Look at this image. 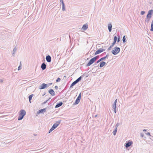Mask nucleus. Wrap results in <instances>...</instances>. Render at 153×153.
I'll use <instances>...</instances> for the list:
<instances>
[{
  "instance_id": "obj_42",
  "label": "nucleus",
  "mask_w": 153,
  "mask_h": 153,
  "mask_svg": "<svg viewBox=\"0 0 153 153\" xmlns=\"http://www.w3.org/2000/svg\"><path fill=\"white\" fill-rule=\"evenodd\" d=\"M52 83H50L48 84H48V87L49 86H50L51 85H52Z\"/></svg>"
},
{
  "instance_id": "obj_49",
  "label": "nucleus",
  "mask_w": 153,
  "mask_h": 153,
  "mask_svg": "<svg viewBox=\"0 0 153 153\" xmlns=\"http://www.w3.org/2000/svg\"><path fill=\"white\" fill-rule=\"evenodd\" d=\"M97 114H96V115H95L94 117H97Z\"/></svg>"
},
{
  "instance_id": "obj_5",
  "label": "nucleus",
  "mask_w": 153,
  "mask_h": 153,
  "mask_svg": "<svg viewBox=\"0 0 153 153\" xmlns=\"http://www.w3.org/2000/svg\"><path fill=\"white\" fill-rule=\"evenodd\" d=\"M95 61L94 59L92 58L91 59H90V60L89 61L88 63L86 65V67H88L90 66L94 62H95Z\"/></svg>"
},
{
  "instance_id": "obj_53",
  "label": "nucleus",
  "mask_w": 153,
  "mask_h": 153,
  "mask_svg": "<svg viewBox=\"0 0 153 153\" xmlns=\"http://www.w3.org/2000/svg\"><path fill=\"white\" fill-rule=\"evenodd\" d=\"M2 39H4V38H2Z\"/></svg>"
},
{
  "instance_id": "obj_11",
  "label": "nucleus",
  "mask_w": 153,
  "mask_h": 153,
  "mask_svg": "<svg viewBox=\"0 0 153 153\" xmlns=\"http://www.w3.org/2000/svg\"><path fill=\"white\" fill-rule=\"evenodd\" d=\"M48 92L52 96H54L55 95V94L54 91L52 89H50L48 91Z\"/></svg>"
},
{
  "instance_id": "obj_50",
  "label": "nucleus",
  "mask_w": 153,
  "mask_h": 153,
  "mask_svg": "<svg viewBox=\"0 0 153 153\" xmlns=\"http://www.w3.org/2000/svg\"><path fill=\"white\" fill-rule=\"evenodd\" d=\"M51 99V98H49L48 100V101Z\"/></svg>"
},
{
  "instance_id": "obj_26",
  "label": "nucleus",
  "mask_w": 153,
  "mask_h": 153,
  "mask_svg": "<svg viewBox=\"0 0 153 153\" xmlns=\"http://www.w3.org/2000/svg\"><path fill=\"white\" fill-rule=\"evenodd\" d=\"M117 128H115V129L114 131H113V135L115 136L116 135L117 132Z\"/></svg>"
},
{
  "instance_id": "obj_45",
  "label": "nucleus",
  "mask_w": 153,
  "mask_h": 153,
  "mask_svg": "<svg viewBox=\"0 0 153 153\" xmlns=\"http://www.w3.org/2000/svg\"><path fill=\"white\" fill-rule=\"evenodd\" d=\"M114 113H116V112H117V110H116V109H114Z\"/></svg>"
},
{
  "instance_id": "obj_39",
  "label": "nucleus",
  "mask_w": 153,
  "mask_h": 153,
  "mask_svg": "<svg viewBox=\"0 0 153 153\" xmlns=\"http://www.w3.org/2000/svg\"><path fill=\"white\" fill-rule=\"evenodd\" d=\"M21 62H20V64L19 66V67H18V70H20V69L21 68V67L20 66V65H21Z\"/></svg>"
},
{
  "instance_id": "obj_15",
  "label": "nucleus",
  "mask_w": 153,
  "mask_h": 153,
  "mask_svg": "<svg viewBox=\"0 0 153 153\" xmlns=\"http://www.w3.org/2000/svg\"><path fill=\"white\" fill-rule=\"evenodd\" d=\"M46 110V108H44L42 109H40L37 112V114H39L40 113H42L43 112H45Z\"/></svg>"
},
{
  "instance_id": "obj_38",
  "label": "nucleus",
  "mask_w": 153,
  "mask_h": 153,
  "mask_svg": "<svg viewBox=\"0 0 153 153\" xmlns=\"http://www.w3.org/2000/svg\"><path fill=\"white\" fill-rule=\"evenodd\" d=\"M81 93H80V94H79V95L78 97H77L81 99Z\"/></svg>"
},
{
  "instance_id": "obj_33",
  "label": "nucleus",
  "mask_w": 153,
  "mask_h": 153,
  "mask_svg": "<svg viewBox=\"0 0 153 153\" xmlns=\"http://www.w3.org/2000/svg\"><path fill=\"white\" fill-rule=\"evenodd\" d=\"M113 46V45H111L109 47V48L108 49V50L109 51L111 50V48Z\"/></svg>"
},
{
  "instance_id": "obj_25",
  "label": "nucleus",
  "mask_w": 153,
  "mask_h": 153,
  "mask_svg": "<svg viewBox=\"0 0 153 153\" xmlns=\"http://www.w3.org/2000/svg\"><path fill=\"white\" fill-rule=\"evenodd\" d=\"M151 31H153V22L152 21L151 24V28L150 29Z\"/></svg>"
},
{
  "instance_id": "obj_52",
  "label": "nucleus",
  "mask_w": 153,
  "mask_h": 153,
  "mask_svg": "<svg viewBox=\"0 0 153 153\" xmlns=\"http://www.w3.org/2000/svg\"><path fill=\"white\" fill-rule=\"evenodd\" d=\"M98 67V66H95V67Z\"/></svg>"
},
{
  "instance_id": "obj_2",
  "label": "nucleus",
  "mask_w": 153,
  "mask_h": 153,
  "mask_svg": "<svg viewBox=\"0 0 153 153\" xmlns=\"http://www.w3.org/2000/svg\"><path fill=\"white\" fill-rule=\"evenodd\" d=\"M120 48L118 47H115L114 50L111 51V53L114 55H116L120 52Z\"/></svg>"
},
{
  "instance_id": "obj_48",
  "label": "nucleus",
  "mask_w": 153,
  "mask_h": 153,
  "mask_svg": "<svg viewBox=\"0 0 153 153\" xmlns=\"http://www.w3.org/2000/svg\"><path fill=\"white\" fill-rule=\"evenodd\" d=\"M15 52H13V54H12V55L13 56H14V54H15Z\"/></svg>"
},
{
  "instance_id": "obj_24",
  "label": "nucleus",
  "mask_w": 153,
  "mask_h": 153,
  "mask_svg": "<svg viewBox=\"0 0 153 153\" xmlns=\"http://www.w3.org/2000/svg\"><path fill=\"white\" fill-rule=\"evenodd\" d=\"M95 60V61H96L97 59H99V55L97 56H95L93 58Z\"/></svg>"
},
{
  "instance_id": "obj_30",
  "label": "nucleus",
  "mask_w": 153,
  "mask_h": 153,
  "mask_svg": "<svg viewBox=\"0 0 153 153\" xmlns=\"http://www.w3.org/2000/svg\"><path fill=\"white\" fill-rule=\"evenodd\" d=\"M60 4H62V5L65 4L63 0H60Z\"/></svg>"
},
{
  "instance_id": "obj_7",
  "label": "nucleus",
  "mask_w": 153,
  "mask_h": 153,
  "mask_svg": "<svg viewBox=\"0 0 153 153\" xmlns=\"http://www.w3.org/2000/svg\"><path fill=\"white\" fill-rule=\"evenodd\" d=\"M47 84H45V83H43L39 87V89L41 90L45 88H46L47 87H48Z\"/></svg>"
},
{
  "instance_id": "obj_51",
  "label": "nucleus",
  "mask_w": 153,
  "mask_h": 153,
  "mask_svg": "<svg viewBox=\"0 0 153 153\" xmlns=\"http://www.w3.org/2000/svg\"><path fill=\"white\" fill-rule=\"evenodd\" d=\"M30 153H33V152H30ZM35 153H37V152H35Z\"/></svg>"
},
{
  "instance_id": "obj_20",
  "label": "nucleus",
  "mask_w": 153,
  "mask_h": 153,
  "mask_svg": "<svg viewBox=\"0 0 153 153\" xmlns=\"http://www.w3.org/2000/svg\"><path fill=\"white\" fill-rule=\"evenodd\" d=\"M77 83H78L77 82H76V80H75V81L73 82L71 84L70 87V88H72Z\"/></svg>"
},
{
  "instance_id": "obj_36",
  "label": "nucleus",
  "mask_w": 153,
  "mask_h": 153,
  "mask_svg": "<svg viewBox=\"0 0 153 153\" xmlns=\"http://www.w3.org/2000/svg\"><path fill=\"white\" fill-rule=\"evenodd\" d=\"M120 125V123H117L116 125L115 126V128H117H117L118 126Z\"/></svg>"
},
{
  "instance_id": "obj_27",
  "label": "nucleus",
  "mask_w": 153,
  "mask_h": 153,
  "mask_svg": "<svg viewBox=\"0 0 153 153\" xmlns=\"http://www.w3.org/2000/svg\"><path fill=\"white\" fill-rule=\"evenodd\" d=\"M150 19L146 17V19L145 20V21L146 22L148 23L150 21Z\"/></svg>"
},
{
  "instance_id": "obj_31",
  "label": "nucleus",
  "mask_w": 153,
  "mask_h": 153,
  "mask_svg": "<svg viewBox=\"0 0 153 153\" xmlns=\"http://www.w3.org/2000/svg\"><path fill=\"white\" fill-rule=\"evenodd\" d=\"M62 10L63 11H65V5H62Z\"/></svg>"
},
{
  "instance_id": "obj_55",
  "label": "nucleus",
  "mask_w": 153,
  "mask_h": 153,
  "mask_svg": "<svg viewBox=\"0 0 153 153\" xmlns=\"http://www.w3.org/2000/svg\"><path fill=\"white\" fill-rule=\"evenodd\" d=\"M152 140H153V139Z\"/></svg>"
},
{
  "instance_id": "obj_19",
  "label": "nucleus",
  "mask_w": 153,
  "mask_h": 153,
  "mask_svg": "<svg viewBox=\"0 0 153 153\" xmlns=\"http://www.w3.org/2000/svg\"><path fill=\"white\" fill-rule=\"evenodd\" d=\"M112 25L111 23H110L108 25V28L109 32H111L112 30Z\"/></svg>"
},
{
  "instance_id": "obj_40",
  "label": "nucleus",
  "mask_w": 153,
  "mask_h": 153,
  "mask_svg": "<svg viewBox=\"0 0 153 153\" xmlns=\"http://www.w3.org/2000/svg\"><path fill=\"white\" fill-rule=\"evenodd\" d=\"M117 102V99H116L114 101L113 104H116Z\"/></svg>"
},
{
  "instance_id": "obj_6",
  "label": "nucleus",
  "mask_w": 153,
  "mask_h": 153,
  "mask_svg": "<svg viewBox=\"0 0 153 153\" xmlns=\"http://www.w3.org/2000/svg\"><path fill=\"white\" fill-rule=\"evenodd\" d=\"M105 51V49L103 48H100L96 51L94 53V55H96L99 54L101 52H103Z\"/></svg>"
},
{
  "instance_id": "obj_41",
  "label": "nucleus",
  "mask_w": 153,
  "mask_h": 153,
  "mask_svg": "<svg viewBox=\"0 0 153 153\" xmlns=\"http://www.w3.org/2000/svg\"><path fill=\"white\" fill-rule=\"evenodd\" d=\"M48 101V100H46V101L44 102L43 103V104H45L46 103H47V102Z\"/></svg>"
},
{
  "instance_id": "obj_54",
  "label": "nucleus",
  "mask_w": 153,
  "mask_h": 153,
  "mask_svg": "<svg viewBox=\"0 0 153 153\" xmlns=\"http://www.w3.org/2000/svg\"><path fill=\"white\" fill-rule=\"evenodd\" d=\"M106 53V52H104V53Z\"/></svg>"
},
{
  "instance_id": "obj_46",
  "label": "nucleus",
  "mask_w": 153,
  "mask_h": 153,
  "mask_svg": "<svg viewBox=\"0 0 153 153\" xmlns=\"http://www.w3.org/2000/svg\"><path fill=\"white\" fill-rule=\"evenodd\" d=\"M3 80L2 79H0V83H2L3 82Z\"/></svg>"
},
{
  "instance_id": "obj_35",
  "label": "nucleus",
  "mask_w": 153,
  "mask_h": 153,
  "mask_svg": "<svg viewBox=\"0 0 153 153\" xmlns=\"http://www.w3.org/2000/svg\"><path fill=\"white\" fill-rule=\"evenodd\" d=\"M16 50H17V48H16V47H15L13 48V52L15 53V52H16Z\"/></svg>"
},
{
  "instance_id": "obj_13",
  "label": "nucleus",
  "mask_w": 153,
  "mask_h": 153,
  "mask_svg": "<svg viewBox=\"0 0 153 153\" xmlns=\"http://www.w3.org/2000/svg\"><path fill=\"white\" fill-rule=\"evenodd\" d=\"M105 64L106 62L104 61H102L100 62L98 65H99V67L100 68H102L105 65Z\"/></svg>"
},
{
  "instance_id": "obj_1",
  "label": "nucleus",
  "mask_w": 153,
  "mask_h": 153,
  "mask_svg": "<svg viewBox=\"0 0 153 153\" xmlns=\"http://www.w3.org/2000/svg\"><path fill=\"white\" fill-rule=\"evenodd\" d=\"M19 113L18 118V120H20L22 119L26 114L25 111L23 109L21 110Z\"/></svg>"
},
{
  "instance_id": "obj_14",
  "label": "nucleus",
  "mask_w": 153,
  "mask_h": 153,
  "mask_svg": "<svg viewBox=\"0 0 153 153\" xmlns=\"http://www.w3.org/2000/svg\"><path fill=\"white\" fill-rule=\"evenodd\" d=\"M46 65L44 63H43L41 66V68L42 69V70H44L46 68Z\"/></svg>"
},
{
  "instance_id": "obj_34",
  "label": "nucleus",
  "mask_w": 153,
  "mask_h": 153,
  "mask_svg": "<svg viewBox=\"0 0 153 153\" xmlns=\"http://www.w3.org/2000/svg\"><path fill=\"white\" fill-rule=\"evenodd\" d=\"M145 11H142L140 12V14L142 15H143L145 14Z\"/></svg>"
},
{
  "instance_id": "obj_3",
  "label": "nucleus",
  "mask_w": 153,
  "mask_h": 153,
  "mask_svg": "<svg viewBox=\"0 0 153 153\" xmlns=\"http://www.w3.org/2000/svg\"><path fill=\"white\" fill-rule=\"evenodd\" d=\"M109 56V54L107 53L106 56L104 57L101 58L99 59L96 62H95L93 65H96L97 63H99L100 62H101L102 61L105 60V59L107 58Z\"/></svg>"
},
{
  "instance_id": "obj_32",
  "label": "nucleus",
  "mask_w": 153,
  "mask_h": 153,
  "mask_svg": "<svg viewBox=\"0 0 153 153\" xmlns=\"http://www.w3.org/2000/svg\"><path fill=\"white\" fill-rule=\"evenodd\" d=\"M117 42L118 43L120 41V36L119 35L118 36L117 39Z\"/></svg>"
},
{
  "instance_id": "obj_9",
  "label": "nucleus",
  "mask_w": 153,
  "mask_h": 153,
  "mask_svg": "<svg viewBox=\"0 0 153 153\" xmlns=\"http://www.w3.org/2000/svg\"><path fill=\"white\" fill-rule=\"evenodd\" d=\"M88 27V25L87 23H86L83 25L81 30L83 31H85L87 29Z\"/></svg>"
},
{
  "instance_id": "obj_4",
  "label": "nucleus",
  "mask_w": 153,
  "mask_h": 153,
  "mask_svg": "<svg viewBox=\"0 0 153 153\" xmlns=\"http://www.w3.org/2000/svg\"><path fill=\"white\" fill-rule=\"evenodd\" d=\"M153 14V10L151 9L149 10L146 15V17L151 19L152 17V15Z\"/></svg>"
},
{
  "instance_id": "obj_22",
  "label": "nucleus",
  "mask_w": 153,
  "mask_h": 153,
  "mask_svg": "<svg viewBox=\"0 0 153 153\" xmlns=\"http://www.w3.org/2000/svg\"><path fill=\"white\" fill-rule=\"evenodd\" d=\"M33 96V94H32L30 95H29L28 97L29 100L30 102V103L31 102V100L32 99V98Z\"/></svg>"
},
{
  "instance_id": "obj_47",
  "label": "nucleus",
  "mask_w": 153,
  "mask_h": 153,
  "mask_svg": "<svg viewBox=\"0 0 153 153\" xmlns=\"http://www.w3.org/2000/svg\"><path fill=\"white\" fill-rule=\"evenodd\" d=\"M147 131V130L146 129H144L143 130V131Z\"/></svg>"
},
{
  "instance_id": "obj_18",
  "label": "nucleus",
  "mask_w": 153,
  "mask_h": 153,
  "mask_svg": "<svg viewBox=\"0 0 153 153\" xmlns=\"http://www.w3.org/2000/svg\"><path fill=\"white\" fill-rule=\"evenodd\" d=\"M80 99L79 98H78L77 97L75 100V101L74 103V105H76L78 104L79 103V102H80Z\"/></svg>"
},
{
  "instance_id": "obj_17",
  "label": "nucleus",
  "mask_w": 153,
  "mask_h": 153,
  "mask_svg": "<svg viewBox=\"0 0 153 153\" xmlns=\"http://www.w3.org/2000/svg\"><path fill=\"white\" fill-rule=\"evenodd\" d=\"M63 102H59V103H57L55 106V108H58L62 105Z\"/></svg>"
},
{
  "instance_id": "obj_43",
  "label": "nucleus",
  "mask_w": 153,
  "mask_h": 153,
  "mask_svg": "<svg viewBox=\"0 0 153 153\" xmlns=\"http://www.w3.org/2000/svg\"><path fill=\"white\" fill-rule=\"evenodd\" d=\"M146 135H149V136H151L150 133V132H147V133H146Z\"/></svg>"
},
{
  "instance_id": "obj_44",
  "label": "nucleus",
  "mask_w": 153,
  "mask_h": 153,
  "mask_svg": "<svg viewBox=\"0 0 153 153\" xmlns=\"http://www.w3.org/2000/svg\"><path fill=\"white\" fill-rule=\"evenodd\" d=\"M55 89H56V90L58 89V86H56H56H55Z\"/></svg>"
},
{
  "instance_id": "obj_28",
  "label": "nucleus",
  "mask_w": 153,
  "mask_h": 153,
  "mask_svg": "<svg viewBox=\"0 0 153 153\" xmlns=\"http://www.w3.org/2000/svg\"><path fill=\"white\" fill-rule=\"evenodd\" d=\"M55 129L52 126V127L50 129L49 131V133H50V132H51L52 131H53V130H54Z\"/></svg>"
},
{
  "instance_id": "obj_23",
  "label": "nucleus",
  "mask_w": 153,
  "mask_h": 153,
  "mask_svg": "<svg viewBox=\"0 0 153 153\" xmlns=\"http://www.w3.org/2000/svg\"><path fill=\"white\" fill-rule=\"evenodd\" d=\"M122 40L123 42V43H125L126 42V36L124 35L123 36V38Z\"/></svg>"
},
{
  "instance_id": "obj_16",
  "label": "nucleus",
  "mask_w": 153,
  "mask_h": 153,
  "mask_svg": "<svg viewBox=\"0 0 153 153\" xmlns=\"http://www.w3.org/2000/svg\"><path fill=\"white\" fill-rule=\"evenodd\" d=\"M117 41V36H115L114 38V41H113V42L112 43V45H113V46L114 45L116 44V43Z\"/></svg>"
},
{
  "instance_id": "obj_12",
  "label": "nucleus",
  "mask_w": 153,
  "mask_h": 153,
  "mask_svg": "<svg viewBox=\"0 0 153 153\" xmlns=\"http://www.w3.org/2000/svg\"><path fill=\"white\" fill-rule=\"evenodd\" d=\"M46 59L47 61L48 62H50L51 61V57L49 55L46 56Z\"/></svg>"
},
{
  "instance_id": "obj_21",
  "label": "nucleus",
  "mask_w": 153,
  "mask_h": 153,
  "mask_svg": "<svg viewBox=\"0 0 153 153\" xmlns=\"http://www.w3.org/2000/svg\"><path fill=\"white\" fill-rule=\"evenodd\" d=\"M84 76V75H83L81 76H80L76 80V82H77L78 83L79 81H80L81 80L82 78Z\"/></svg>"
},
{
  "instance_id": "obj_8",
  "label": "nucleus",
  "mask_w": 153,
  "mask_h": 153,
  "mask_svg": "<svg viewBox=\"0 0 153 153\" xmlns=\"http://www.w3.org/2000/svg\"><path fill=\"white\" fill-rule=\"evenodd\" d=\"M61 120L56 121L55 123H54L52 126V127L55 129L60 123Z\"/></svg>"
},
{
  "instance_id": "obj_29",
  "label": "nucleus",
  "mask_w": 153,
  "mask_h": 153,
  "mask_svg": "<svg viewBox=\"0 0 153 153\" xmlns=\"http://www.w3.org/2000/svg\"><path fill=\"white\" fill-rule=\"evenodd\" d=\"M112 107H113V109H116V108H117L116 104H113Z\"/></svg>"
},
{
  "instance_id": "obj_37",
  "label": "nucleus",
  "mask_w": 153,
  "mask_h": 153,
  "mask_svg": "<svg viewBox=\"0 0 153 153\" xmlns=\"http://www.w3.org/2000/svg\"><path fill=\"white\" fill-rule=\"evenodd\" d=\"M61 80V79L59 78L58 77L57 78V79L56 80V81L57 82H59Z\"/></svg>"
},
{
  "instance_id": "obj_10",
  "label": "nucleus",
  "mask_w": 153,
  "mask_h": 153,
  "mask_svg": "<svg viewBox=\"0 0 153 153\" xmlns=\"http://www.w3.org/2000/svg\"><path fill=\"white\" fill-rule=\"evenodd\" d=\"M133 143L132 141H129L126 143L125 146L126 148H128L133 144Z\"/></svg>"
}]
</instances>
